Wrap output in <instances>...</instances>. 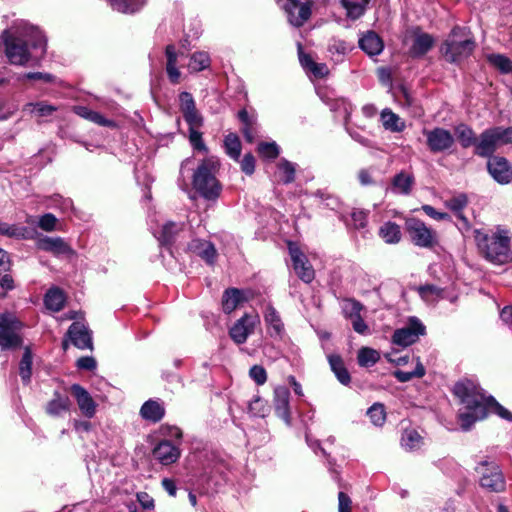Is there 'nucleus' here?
Here are the masks:
<instances>
[{"label":"nucleus","instance_id":"nucleus-19","mask_svg":"<svg viewBox=\"0 0 512 512\" xmlns=\"http://www.w3.org/2000/svg\"><path fill=\"white\" fill-rule=\"evenodd\" d=\"M413 41L409 47V55L412 58L419 59L424 57L435 45V38L420 27L413 29Z\"/></svg>","mask_w":512,"mask_h":512},{"label":"nucleus","instance_id":"nucleus-1","mask_svg":"<svg viewBox=\"0 0 512 512\" xmlns=\"http://www.w3.org/2000/svg\"><path fill=\"white\" fill-rule=\"evenodd\" d=\"M453 392L463 405V411L461 410L458 414L462 430H470L475 422L486 418L488 411L512 422V413L500 405L493 396H486L475 381L461 380L454 385Z\"/></svg>","mask_w":512,"mask_h":512},{"label":"nucleus","instance_id":"nucleus-53","mask_svg":"<svg viewBox=\"0 0 512 512\" xmlns=\"http://www.w3.org/2000/svg\"><path fill=\"white\" fill-rule=\"evenodd\" d=\"M248 412L253 417H265L268 412L266 401L259 396H254L253 399L249 401Z\"/></svg>","mask_w":512,"mask_h":512},{"label":"nucleus","instance_id":"nucleus-46","mask_svg":"<svg viewBox=\"0 0 512 512\" xmlns=\"http://www.w3.org/2000/svg\"><path fill=\"white\" fill-rule=\"evenodd\" d=\"M180 450H152L151 460L158 461L163 466H168L180 458Z\"/></svg>","mask_w":512,"mask_h":512},{"label":"nucleus","instance_id":"nucleus-5","mask_svg":"<svg viewBox=\"0 0 512 512\" xmlns=\"http://www.w3.org/2000/svg\"><path fill=\"white\" fill-rule=\"evenodd\" d=\"M1 39L5 46V54L11 64L25 65L31 59V49H45V41L42 38L27 39L15 36L8 30H4Z\"/></svg>","mask_w":512,"mask_h":512},{"label":"nucleus","instance_id":"nucleus-18","mask_svg":"<svg viewBox=\"0 0 512 512\" xmlns=\"http://www.w3.org/2000/svg\"><path fill=\"white\" fill-rule=\"evenodd\" d=\"M258 322L259 320L257 316L244 314L230 328L229 335L231 339L236 344L245 343L248 336L254 332L255 326Z\"/></svg>","mask_w":512,"mask_h":512},{"label":"nucleus","instance_id":"nucleus-6","mask_svg":"<svg viewBox=\"0 0 512 512\" xmlns=\"http://www.w3.org/2000/svg\"><path fill=\"white\" fill-rule=\"evenodd\" d=\"M72 324L66 330V346L68 342L80 350H93V333L89 328L81 310L66 311V321Z\"/></svg>","mask_w":512,"mask_h":512},{"label":"nucleus","instance_id":"nucleus-3","mask_svg":"<svg viewBox=\"0 0 512 512\" xmlns=\"http://www.w3.org/2000/svg\"><path fill=\"white\" fill-rule=\"evenodd\" d=\"M218 162L214 157L204 158L193 174V188L205 200H216L221 192V184L216 178Z\"/></svg>","mask_w":512,"mask_h":512},{"label":"nucleus","instance_id":"nucleus-15","mask_svg":"<svg viewBox=\"0 0 512 512\" xmlns=\"http://www.w3.org/2000/svg\"><path fill=\"white\" fill-rule=\"evenodd\" d=\"M186 232L184 223L168 221L163 224L159 231H153V235L161 246L170 249L179 238L184 237Z\"/></svg>","mask_w":512,"mask_h":512},{"label":"nucleus","instance_id":"nucleus-11","mask_svg":"<svg viewBox=\"0 0 512 512\" xmlns=\"http://www.w3.org/2000/svg\"><path fill=\"white\" fill-rule=\"evenodd\" d=\"M288 251L296 275L305 283H311L315 278V271L307 256L297 243L289 241Z\"/></svg>","mask_w":512,"mask_h":512},{"label":"nucleus","instance_id":"nucleus-17","mask_svg":"<svg viewBox=\"0 0 512 512\" xmlns=\"http://www.w3.org/2000/svg\"><path fill=\"white\" fill-rule=\"evenodd\" d=\"M179 110L187 125H195L204 122V118L196 107V102L190 92L182 91L178 95Z\"/></svg>","mask_w":512,"mask_h":512},{"label":"nucleus","instance_id":"nucleus-22","mask_svg":"<svg viewBox=\"0 0 512 512\" xmlns=\"http://www.w3.org/2000/svg\"><path fill=\"white\" fill-rule=\"evenodd\" d=\"M321 100L330 108L336 118H342L344 123L349 122L353 111L352 104L345 98L332 97L327 94L319 93Z\"/></svg>","mask_w":512,"mask_h":512},{"label":"nucleus","instance_id":"nucleus-28","mask_svg":"<svg viewBox=\"0 0 512 512\" xmlns=\"http://www.w3.org/2000/svg\"><path fill=\"white\" fill-rule=\"evenodd\" d=\"M359 47L369 56H377L384 49L383 40L374 31H367L359 38Z\"/></svg>","mask_w":512,"mask_h":512},{"label":"nucleus","instance_id":"nucleus-29","mask_svg":"<svg viewBox=\"0 0 512 512\" xmlns=\"http://www.w3.org/2000/svg\"><path fill=\"white\" fill-rule=\"evenodd\" d=\"M73 112L92 123H95L102 127L116 128L117 124L114 120L106 118L101 113L91 110L86 106L76 105L72 108Z\"/></svg>","mask_w":512,"mask_h":512},{"label":"nucleus","instance_id":"nucleus-24","mask_svg":"<svg viewBox=\"0 0 512 512\" xmlns=\"http://www.w3.org/2000/svg\"><path fill=\"white\" fill-rule=\"evenodd\" d=\"M187 250L199 256L209 265L214 264L217 257L215 246L207 240L193 239L188 243Z\"/></svg>","mask_w":512,"mask_h":512},{"label":"nucleus","instance_id":"nucleus-56","mask_svg":"<svg viewBox=\"0 0 512 512\" xmlns=\"http://www.w3.org/2000/svg\"><path fill=\"white\" fill-rule=\"evenodd\" d=\"M258 153L267 159H275L280 154V148L276 142H260L257 147Z\"/></svg>","mask_w":512,"mask_h":512},{"label":"nucleus","instance_id":"nucleus-41","mask_svg":"<svg viewBox=\"0 0 512 512\" xmlns=\"http://www.w3.org/2000/svg\"><path fill=\"white\" fill-rule=\"evenodd\" d=\"M225 153L234 161H239L241 155V141L237 134L229 133L224 137Z\"/></svg>","mask_w":512,"mask_h":512},{"label":"nucleus","instance_id":"nucleus-60","mask_svg":"<svg viewBox=\"0 0 512 512\" xmlns=\"http://www.w3.org/2000/svg\"><path fill=\"white\" fill-rule=\"evenodd\" d=\"M249 376L257 385H263L267 380L266 370L261 365H253L249 370Z\"/></svg>","mask_w":512,"mask_h":512},{"label":"nucleus","instance_id":"nucleus-49","mask_svg":"<svg viewBox=\"0 0 512 512\" xmlns=\"http://www.w3.org/2000/svg\"><path fill=\"white\" fill-rule=\"evenodd\" d=\"M340 3L346 10V16L351 20H357L365 14L366 6L362 2L340 0Z\"/></svg>","mask_w":512,"mask_h":512},{"label":"nucleus","instance_id":"nucleus-37","mask_svg":"<svg viewBox=\"0 0 512 512\" xmlns=\"http://www.w3.org/2000/svg\"><path fill=\"white\" fill-rule=\"evenodd\" d=\"M65 254H66V265L67 264H72L74 267H76V271L74 272V274L72 276L71 283H73L75 286L78 287L84 281L83 274H82V271H81V266L83 264V259H81L76 254V252L71 247L68 246L67 243H66Z\"/></svg>","mask_w":512,"mask_h":512},{"label":"nucleus","instance_id":"nucleus-50","mask_svg":"<svg viewBox=\"0 0 512 512\" xmlns=\"http://www.w3.org/2000/svg\"><path fill=\"white\" fill-rule=\"evenodd\" d=\"M380 359L379 353L368 347H363L359 350L357 360L361 367H370L376 364Z\"/></svg>","mask_w":512,"mask_h":512},{"label":"nucleus","instance_id":"nucleus-33","mask_svg":"<svg viewBox=\"0 0 512 512\" xmlns=\"http://www.w3.org/2000/svg\"><path fill=\"white\" fill-rule=\"evenodd\" d=\"M113 11L123 14H134L140 11L146 0H106Z\"/></svg>","mask_w":512,"mask_h":512},{"label":"nucleus","instance_id":"nucleus-23","mask_svg":"<svg viewBox=\"0 0 512 512\" xmlns=\"http://www.w3.org/2000/svg\"><path fill=\"white\" fill-rule=\"evenodd\" d=\"M263 317L270 337L282 339L285 334V329L279 312L269 304L265 307Z\"/></svg>","mask_w":512,"mask_h":512},{"label":"nucleus","instance_id":"nucleus-8","mask_svg":"<svg viewBox=\"0 0 512 512\" xmlns=\"http://www.w3.org/2000/svg\"><path fill=\"white\" fill-rule=\"evenodd\" d=\"M22 323L9 313L0 314V348L2 350H16L23 344L18 334Z\"/></svg>","mask_w":512,"mask_h":512},{"label":"nucleus","instance_id":"nucleus-55","mask_svg":"<svg viewBox=\"0 0 512 512\" xmlns=\"http://www.w3.org/2000/svg\"><path fill=\"white\" fill-rule=\"evenodd\" d=\"M364 309L363 305L355 299H346L343 304L344 316L350 320L361 315V311Z\"/></svg>","mask_w":512,"mask_h":512},{"label":"nucleus","instance_id":"nucleus-64","mask_svg":"<svg viewBox=\"0 0 512 512\" xmlns=\"http://www.w3.org/2000/svg\"><path fill=\"white\" fill-rule=\"evenodd\" d=\"M78 370L94 371L97 368L96 359L93 356H82L76 361Z\"/></svg>","mask_w":512,"mask_h":512},{"label":"nucleus","instance_id":"nucleus-7","mask_svg":"<svg viewBox=\"0 0 512 512\" xmlns=\"http://www.w3.org/2000/svg\"><path fill=\"white\" fill-rule=\"evenodd\" d=\"M406 233L413 245L424 249H433L439 245L438 233L418 218H407L405 221Z\"/></svg>","mask_w":512,"mask_h":512},{"label":"nucleus","instance_id":"nucleus-12","mask_svg":"<svg viewBox=\"0 0 512 512\" xmlns=\"http://www.w3.org/2000/svg\"><path fill=\"white\" fill-rule=\"evenodd\" d=\"M481 474L480 485L492 492H502L505 489V479L495 463L481 462L476 468Z\"/></svg>","mask_w":512,"mask_h":512},{"label":"nucleus","instance_id":"nucleus-45","mask_svg":"<svg viewBox=\"0 0 512 512\" xmlns=\"http://www.w3.org/2000/svg\"><path fill=\"white\" fill-rule=\"evenodd\" d=\"M488 63L502 74H509L512 70V61L504 54L491 53L486 56Z\"/></svg>","mask_w":512,"mask_h":512},{"label":"nucleus","instance_id":"nucleus-4","mask_svg":"<svg viewBox=\"0 0 512 512\" xmlns=\"http://www.w3.org/2000/svg\"><path fill=\"white\" fill-rule=\"evenodd\" d=\"M475 47L470 31L466 27L455 26L442 43L440 51L448 62L460 64L472 54Z\"/></svg>","mask_w":512,"mask_h":512},{"label":"nucleus","instance_id":"nucleus-43","mask_svg":"<svg viewBox=\"0 0 512 512\" xmlns=\"http://www.w3.org/2000/svg\"><path fill=\"white\" fill-rule=\"evenodd\" d=\"M381 119L385 129L392 132H401L405 128V123L400 117L390 109H384L381 113Z\"/></svg>","mask_w":512,"mask_h":512},{"label":"nucleus","instance_id":"nucleus-61","mask_svg":"<svg viewBox=\"0 0 512 512\" xmlns=\"http://www.w3.org/2000/svg\"><path fill=\"white\" fill-rule=\"evenodd\" d=\"M315 196L320 199L323 205L332 210L336 209L339 206V200L335 196L327 193L326 191L318 190L315 193Z\"/></svg>","mask_w":512,"mask_h":512},{"label":"nucleus","instance_id":"nucleus-35","mask_svg":"<svg viewBox=\"0 0 512 512\" xmlns=\"http://www.w3.org/2000/svg\"><path fill=\"white\" fill-rule=\"evenodd\" d=\"M454 132L462 148L476 146L477 136L469 125L460 123L455 127Z\"/></svg>","mask_w":512,"mask_h":512},{"label":"nucleus","instance_id":"nucleus-27","mask_svg":"<svg viewBox=\"0 0 512 512\" xmlns=\"http://www.w3.org/2000/svg\"><path fill=\"white\" fill-rule=\"evenodd\" d=\"M415 185V177L413 173L401 170L391 179L390 189L394 194L409 195Z\"/></svg>","mask_w":512,"mask_h":512},{"label":"nucleus","instance_id":"nucleus-63","mask_svg":"<svg viewBox=\"0 0 512 512\" xmlns=\"http://www.w3.org/2000/svg\"><path fill=\"white\" fill-rule=\"evenodd\" d=\"M344 125H345L346 132L350 135V137L354 141L358 142L359 144H361L364 147H368V148H373L374 147L373 142L370 139L364 137L358 131L350 128L349 125H348V122L344 123Z\"/></svg>","mask_w":512,"mask_h":512},{"label":"nucleus","instance_id":"nucleus-58","mask_svg":"<svg viewBox=\"0 0 512 512\" xmlns=\"http://www.w3.org/2000/svg\"><path fill=\"white\" fill-rule=\"evenodd\" d=\"M347 226H352L355 229H363L367 224V214L362 210H354L350 215V219H345Z\"/></svg>","mask_w":512,"mask_h":512},{"label":"nucleus","instance_id":"nucleus-25","mask_svg":"<svg viewBox=\"0 0 512 512\" xmlns=\"http://www.w3.org/2000/svg\"><path fill=\"white\" fill-rule=\"evenodd\" d=\"M139 414L142 419L157 423L165 416L164 403L159 398L149 399L142 404Z\"/></svg>","mask_w":512,"mask_h":512},{"label":"nucleus","instance_id":"nucleus-34","mask_svg":"<svg viewBox=\"0 0 512 512\" xmlns=\"http://www.w3.org/2000/svg\"><path fill=\"white\" fill-rule=\"evenodd\" d=\"M276 177L282 184L288 185L295 180L296 164L281 158L277 165Z\"/></svg>","mask_w":512,"mask_h":512},{"label":"nucleus","instance_id":"nucleus-9","mask_svg":"<svg viewBox=\"0 0 512 512\" xmlns=\"http://www.w3.org/2000/svg\"><path fill=\"white\" fill-rule=\"evenodd\" d=\"M424 335H426L424 323L418 317L410 316L403 327L393 332L391 341L394 345L405 348L416 343Z\"/></svg>","mask_w":512,"mask_h":512},{"label":"nucleus","instance_id":"nucleus-13","mask_svg":"<svg viewBox=\"0 0 512 512\" xmlns=\"http://www.w3.org/2000/svg\"><path fill=\"white\" fill-rule=\"evenodd\" d=\"M157 444L154 448H179L184 443L182 430L175 425L162 424L154 432Z\"/></svg>","mask_w":512,"mask_h":512},{"label":"nucleus","instance_id":"nucleus-59","mask_svg":"<svg viewBox=\"0 0 512 512\" xmlns=\"http://www.w3.org/2000/svg\"><path fill=\"white\" fill-rule=\"evenodd\" d=\"M56 224L57 218L52 213H46L40 216L38 220V227L47 232L55 230Z\"/></svg>","mask_w":512,"mask_h":512},{"label":"nucleus","instance_id":"nucleus-10","mask_svg":"<svg viewBox=\"0 0 512 512\" xmlns=\"http://www.w3.org/2000/svg\"><path fill=\"white\" fill-rule=\"evenodd\" d=\"M426 137V145L433 154L449 151L455 144L453 134L442 127H435L431 130L423 129Z\"/></svg>","mask_w":512,"mask_h":512},{"label":"nucleus","instance_id":"nucleus-26","mask_svg":"<svg viewBox=\"0 0 512 512\" xmlns=\"http://www.w3.org/2000/svg\"><path fill=\"white\" fill-rule=\"evenodd\" d=\"M498 145L495 141V138L490 130V128L485 129L479 137H477V142L475 146L474 153L475 155L483 158L494 157V153L496 152Z\"/></svg>","mask_w":512,"mask_h":512},{"label":"nucleus","instance_id":"nucleus-44","mask_svg":"<svg viewBox=\"0 0 512 512\" xmlns=\"http://www.w3.org/2000/svg\"><path fill=\"white\" fill-rule=\"evenodd\" d=\"M37 247L43 251L61 254L64 253V240L60 237L51 238L45 236L37 241Z\"/></svg>","mask_w":512,"mask_h":512},{"label":"nucleus","instance_id":"nucleus-2","mask_svg":"<svg viewBox=\"0 0 512 512\" xmlns=\"http://www.w3.org/2000/svg\"><path fill=\"white\" fill-rule=\"evenodd\" d=\"M474 237L478 249L489 262L502 265L510 261V238L506 230L498 229L497 232L488 234L476 229Z\"/></svg>","mask_w":512,"mask_h":512},{"label":"nucleus","instance_id":"nucleus-54","mask_svg":"<svg viewBox=\"0 0 512 512\" xmlns=\"http://www.w3.org/2000/svg\"><path fill=\"white\" fill-rule=\"evenodd\" d=\"M367 415L375 426H382L386 421L385 407L381 403H374L368 409Z\"/></svg>","mask_w":512,"mask_h":512},{"label":"nucleus","instance_id":"nucleus-51","mask_svg":"<svg viewBox=\"0 0 512 512\" xmlns=\"http://www.w3.org/2000/svg\"><path fill=\"white\" fill-rule=\"evenodd\" d=\"M418 293L425 301H435L443 298L444 289L434 284H426L418 288Z\"/></svg>","mask_w":512,"mask_h":512},{"label":"nucleus","instance_id":"nucleus-62","mask_svg":"<svg viewBox=\"0 0 512 512\" xmlns=\"http://www.w3.org/2000/svg\"><path fill=\"white\" fill-rule=\"evenodd\" d=\"M53 79V76L48 73H42V72H28L23 74L21 77H19V80L21 82H25L27 80L29 81H42L45 83L51 82Z\"/></svg>","mask_w":512,"mask_h":512},{"label":"nucleus","instance_id":"nucleus-48","mask_svg":"<svg viewBox=\"0 0 512 512\" xmlns=\"http://www.w3.org/2000/svg\"><path fill=\"white\" fill-rule=\"evenodd\" d=\"M444 205L452 211L455 216H457L459 214H463V210L468 205V197L465 193H457L451 198L445 200Z\"/></svg>","mask_w":512,"mask_h":512},{"label":"nucleus","instance_id":"nucleus-20","mask_svg":"<svg viewBox=\"0 0 512 512\" xmlns=\"http://www.w3.org/2000/svg\"><path fill=\"white\" fill-rule=\"evenodd\" d=\"M70 392L75 399L81 414L88 419L93 418L96 414L97 404L89 392L80 384L71 385Z\"/></svg>","mask_w":512,"mask_h":512},{"label":"nucleus","instance_id":"nucleus-39","mask_svg":"<svg viewBox=\"0 0 512 512\" xmlns=\"http://www.w3.org/2000/svg\"><path fill=\"white\" fill-rule=\"evenodd\" d=\"M242 292L237 288H229L224 291L222 297V309L226 314L233 312L242 301Z\"/></svg>","mask_w":512,"mask_h":512},{"label":"nucleus","instance_id":"nucleus-14","mask_svg":"<svg viewBox=\"0 0 512 512\" xmlns=\"http://www.w3.org/2000/svg\"><path fill=\"white\" fill-rule=\"evenodd\" d=\"M487 171L492 179L500 184L512 182V164L503 156L496 155L487 160Z\"/></svg>","mask_w":512,"mask_h":512},{"label":"nucleus","instance_id":"nucleus-16","mask_svg":"<svg viewBox=\"0 0 512 512\" xmlns=\"http://www.w3.org/2000/svg\"><path fill=\"white\" fill-rule=\"evenodd\" d=\"M283 7L289 23L294 27L303 26L312 13L310 3H302L299 0H285Z\"/></svg>","mask_w":512,"mask_h":512},{"label":"nucleus","instance_id":"nucleus-31","mask_svg":"<svg viewBox=\"0 0 512 512\" xmlns=\"http://www.w3.org/2000/svg\"><path fill=\"white\" fill-rule=\"evenodd\" d=\"M330 368L337 380L342 385H349L351 382V376L347 368L345 367L344 361L342 357L338 354H330L327 357Z\"/></svg>","mask_w":512,"mask_h":512},{"label":"nucleus","instance_id":"nucleus-57","mask_svg":"<svg viewBox=\"0 0 512 512\" xmlns=\"http://www.w3.org/2000/svg\"><path fill=\"white\" fill-rule=\"evenodd\" d=\"M54 396L46 405V413L50 416H60L64 411V401L59 392L56 391Z\"/></svg>","mask_w":512,"mask_h":512},{"label":"nucleus","instance_id":"nucleus-21","mask_svg":"<svg viewBox=\"0 0 512 512\" xmlns=\"http://www.w3.org/2000/svg\"><path fill=\"white\" fill-rule=\"evenodd\" d=\"M273 403L276 415L281 418L287 426H291L290 391L286 386H278L274 389Z\"/></svg>","mask_w":512,"mask_h":512},{"label":"nucleus","instance_id":"nucleus-42","mask_svg":"<svg viewBox=\"0 0 512 512\" xmlns=\"http://www.w3.org/2000/svg\"><path fill=\"white\" fill-rule=\"evenodd\" d=\"M210 65L211 59L208 52L197 51L191 54L188 63V68L190 72H200L209 68Z\"/></svg>","mask_w":512,"mask_h":512},{"label":"nucleus","instance_id":"nucleus-38","mask_svg":"<svg viewBox=\"0 0 512 512\" xmlns=\"http://www.w3.org/2000/svg\"><path fill=\"white\" fill-rule=\"evenodd\" d=\"M33 353L30 346L24 347V352L19 363V375L23 384H29L32 376Z\"/></svg>","mask_w":512,"mask_h":512},{"label":"nucleus","instance_id":"nucleus-52","mask_svg":"<svg viewBox=\"0 0 512 512\" xmlns=\"http://www.w3.org/2000/svg\"><path fill=\"white\" fill-rule=\"evenodd\" d=\"M490 130L495 138L498 147L502 145L512 144V126H495L490 128Z\"/></svg>","mask_w":512,"mask_h":512},{"label":"nucleus","instance_id":"nucleus-36","mask_svg":"<svg viewBox=\"0 0 512 512\" xmlns=\"http://www.w3.org/2000/svg\"><path fill=\"white\" fill-rule=\"evenodd\" d=\"M204 125V122L195 125H188V140L192 149L196 152L203 154L208 153V147L203 140V134L199 129Z\"/></svg>","mask_w":512,"mask_h":512},{"label":"nucleus","instance_id":"nucleus-40","mask_svg":"<svg viewBox=\"0 0 512 512\" xmlns=\"http://www.w3.org/2000/svg\"><path fill=\"white\" fill-rule=\"evenodd\" d=\"M380 237L388 244H396L401 240V229L395 222H385L379 229Z\"/></svg>","mask_w":512,"mask_h":512},{"label":"nucleus","instance_id":"nucleus-30","mask_svg":"<svg viewBox=\"0 0 512 512\" xmlns=\"http://www.w3.org/2000/svg\"><path fill=\"white\" fill-rule=\"evenodd\" d=\"M166 56V73L168 80L171 84L176 85L180 83L181 72L177 67L178 53L176 47L173 44H169L165 48Z\"/></svg>","mask_w":512,"mask_h":512},{"label":"nucleus","instance_id":"nucleus-47","mask_svg":"<svg viewBox=\"0 0 512 512\" xmlns=\"http://www.w3.org/2000/svg\"><path fill=\"white\" fill-rule=\"evenodd\" d=\"M401 444L405 448H416L425 445L423 437L414 428H408L403 431Z\"/></svg>","mask_w":512,"mask_h":512},{"label":"nucleus","instance_id":"nucleus-32","mask_svg":"<svg viewBox=\"0 0 512 512\" xmlns=\"http://www.w3.org/2000/svg\"><path fill=\"white\" fill-rule=\"evenodd\" d=\"M44 305L50 312H59L64 307V291L56 286L47 290L44 295Z\"/></svg>","mask_w":512,"mask_h":512}]
</instances>
